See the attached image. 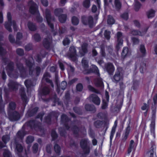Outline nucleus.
Returning <instances> with one entry per match:
<instances>
[{
  "mask_svg": "<svg viewBox=\"0 0 157 157\" xmlns=\"http://www.w3.org/2000/svg\"><path fill=\"white\" fill-rule=\"evenodd\" d=\"M88 139H82L80 142V147L82 150L84 154L86 155H89L90 151V147L88 145Z\"/></svg>",
  "mask_w": 157,
  "mask_h": 157,
  "instance_id": "nucleus-1",
  "label": "nucleus"
},
{
  "mask_svg": "<svg viewBox=\"0 0 157 157\" xmlns=\"http://www.w3.org/2000/svg\"><path fill=\"white\" fill-rule=\"evenodd\" d=\"M123 75L122 69L117 68L112 78L113 81L116 83L122 81L123 79Z\"/></svg>",
  "mask_w": 157,
  "mask_h": 157,
  "instance_id": "nucleus-2",
  "label": "nucleus"
},
{
  "mask_svg": "<svg viewBox=\"0 0 157 157\" xmlns=\"http://www.w3.org/2000/svg\"><path fill=\"white\" fill-rule=\"evenodd\" d=\"M28 4L29 6V11L31 14L34 15L37 13H39L38 6L33 0H30L28 2Z\"/></svg>",
  "mask_w": 157,
  "mask_h": 157,
  "instance_id": "nucleus-3",
  "label": "nucleus"
},
{
  "mask_svg": "<svg viewBox=\"0 0 157 157\" xmlns=\"http://www.w3.org/2000/svg\"><path fill=\"white\" fill-rule=\"evenodd\" d=\"M16 66L20 72L21 77L25 78L28 77V73L26 69L24 67L23 63H16Z\"/></svg>",
  "mask_w": 157,
  "mask_h": 157,
  "instance_id": "nucleus-4",
  "label": "nucleus"
},
{
  "mask_svg": "<svg viewBox=\"0 0 157 157\" xmlns=\"http://www.w3.org/2000/svg\"><path fill=\"white\" fill-rule=\"evenodd\" d=\"M81 21L85 25H88L90 28H92L94 26V19L91 16L87 17L83 15L81 17Z\"/></svg>",
  "mask_w": 157,
  "mask_h": 157,
  "instance_id": "nucleus-5",
  "label": "nucleus"
},
{
  "mask_svg": "<svg viewBox=\"0 0 157 157\" xmlns=\"http://www.w3.org/2000/svg\"><path fill=\"white\" fill-rule=\"evenodd\" d=\"M45 18L49 26L50 27L52 30V32L54 31V25L53 24L51 23L52 19V17L50 10L48 9L45 10Z\"/></svg>",
  "mask_w": 157,
  "mask_h": 157,
  "instance_id": "nucleus-6",
  "label": "nucleus"
},
{
  "mask_svg": "<svg viewBox=\"0 0 157 157\" xmlns=\"http://www.w3.org/2000/svg\"><path fill=\"white\" fill-rule=\"evenodd\" d=\"M26 124L31 129L39 128L40 127V123L35 119L29 120Z\"/></svg>",
  "mask_w": 157,
  "mask_h": 157,
  "instance_id": "nucleus-7",
  "label": "nucleus"
},
{
  "mask_svg": "<svg viewBox=\"0 0 157 157\" xmlns=\"http://www.w3.org/2000/svg\"><path fill=\"white\" fill-rule=\"evenodd\" d=\"M61 121L63 126L67 130H69L70 128L68 122L71 121V119L68 117L67 115L63 114L61 116Z\"/></svg>",
  "mask_w": 157,
  "mask_h": 157,
  "instance_id": "nucleus-8",
  "label": "nucleus"
},
{
  "mask_svg": "<svg viewBox=\"0 0 157 157\" xmlns=\"http://www.w3.org/2000/svg\"><path fill=\"white\" fill-rule=\"evenodd\" d=\"M8 115L10 120L12 121H18L21 117L20 113L16 111L13 112L9 111L8 113Z\"/></svg>",
  "mask_w": 157,
  "mask_h": 157,
  "instance_id": "nucleus-9",
  "label": "nucleus"
},
{
  "mask_svg": "<svg viewBox=\"0 0 157 157\" xmlns=\"http://www.w3.org/2000/svg\"><path fill=\"white\" fill-rule=\"evenodd\" d=\"M153 100L154 102V105L152 104L151 107L152 110V119L155 120L157 105V94H156L153 96Z\"/></svg>",
  "mask_w": 157,
  "mask_h": 157,
  "instance_id": "nucleus-10",
  "label": "nucleus"
},
{
  "mask_svg": "<svg viewBox=\"0 0 157 157\" xmlns=\"http://www.w3.org/2000/svg\"><path fill=\"white\" fill-rule=\"evenodd\" d=\"M70 52L69 57L71 60L74 62H75L77 60L76 50L74 46H71L69 48Z\"/></svg>",
  "mask_w": 157,
  "mask_h": 157,
  "instance_id": "nucleus-11",
  "label": "nucleus"
},
{
  "mask_svg": "<svg viewBox=\"0 0 157 157\" xmlns=\"http://www.w3.org/2000/svg\"><path fill=\"white\" fill-rule=\"evenodd\" d=\"M19 83L13 80H10L7 84V86L9 90L12 91H16L18 90Z\"/></svg>",
  "mask_w": 157,
  "mask_h": 157,
  "instance_id": "nucleus-12",
  "label": "nucleus"
},
{
  "mask_svg": "<svg viewBox=\"0 0 157 157\" xmlns=\"http://www.w3.org/2000/svg\"><path fill=\"white\" fill-rule=\"evenodd\" d=\"M105 69L108 74L112 75L115 70V67L113 64L110 62H108L105 65Z\"/></svg>",
  "mask_w": 157,
  "mask_h": 157,
  "instance_id": "nucleus-13",
  "label": "nucleus"
},
{
  "mask_svg": "<svg viewBox=\"0 0 157 157\" xmlns=\"http://www.w3.org/2000/svg\"><path fill=\"white\" fill-rule=\"evenodd\" d=\"M57 117V113L55 111H52L49 113L48 115L44 117L45 122L47 124H50L52 123V117Z\"/></svg>",
  "mask_w": 157,
  "mask_h": 157,
  "instance_id": "nucleus-14",
  "label": "nucleus"
},
{
  "mask_svg": "<svg viewBox=\"0 0 157 157\" xmlns=\"http://www.w3.org/2000/svg\"><path fill=\"white\" fill-rule=\"evenodd\" d=\"M89 98L95 105H100L101 102L100 99L97 94H90L89 97Z\"/></svg>",
  "mask_w": 157,
  "mask_h": 157,
  "instance_id": "nucleus-15",
  "label": "nucleus"
},
{
  "mask_svg": "<svg viewBox=\"0 0 157 157\" xmlns=\"http://www.w3.org/2000/svg\"><path fill=\"white\" fill-rule=\"evenodd\" d=\"M39 108L38 107H35L33 108H30L27 111L26 116L30 117L34 116L38 111Z\"/></svg>",
  "mask_w": 157,
  "mask_h": 157,
  "instance_id": "nucleus-16",
  "label": "nucleus"
},
{
  "mask_svg": "<svg viewBox=\"0 0 157 157\" xmlns=\"http://www.w3.org/2000/svg\"><path fill=\"white\" fill-rule=\"evenodd\" d=\"M25 65L29 69V74L30 75L33 76L34 75V70L32 69L33 66L34 65V63H33L30 60L28 59H25Z\"/></svg>",
  "mask_w": 157,
  "mask_h": 157,
  "instance_id": "nucleus-17",
  "label": "nucleus"
},
{
  "mask_svg": "<svg viewBox=\"0 0 157 157\" xmlns=\"http://www.w3.org/2000/svg\"><path fill=\"white\" fill-rule=\"evenodd\" d=\"M19 92L21 99L23 101V104L24 105L25 107L27 104L28 101L24 89V88L20 89L19 90Z\"/></svg>",
  "mask_w": 157,
  "mask_h": 157,
  "instance_id": "nucleus-18",
  "label": "nucleus"
},
{
  "mask_svg": "<svg viewBox=\"0 0 157 157\" xmlns=\"http://www.w3.org/2000/svg\"><path fill=\"white\" fill-rule=\"evenodd\" d=\"M131 50L127 47H124L122 50L121 56L122 59H124L131 54Z\"/></svg>",
  "mask_w": 157,
  "mask_h": 157,
  "instance_id": "nucleus-19",
  "label": "nucleus"
},
{
  "mask_svg": "<svg viewBox=\"0 0 157 157\" xmlns=\"http://www.w3.org/2000/svg\"><path fill=\"white\" fill-rule=\"evenodd\" d=\"M22 130L18 131L16 134L17 138L20 140H22L26 134V132L25 130L24 125L22 127Z\"/></svg>",
  "mask_w": 157,
  "mask_h": 157,
  "instance_id": "nucleus-20",
  "label": "nucleus"
},
{
  "mask_svg": "<svg viewBox=\"0 0 157 157\" xmlns=\"http://www.w3.org/2000/svg\"><path fill=\"white\" fill-rule=\"evenodd\" d=\"M91 73H93L98 76H100V74L99 70L98 67L95 65H92V67L90 69L87 70V74H89Z\"/></svg>",
  "mask_w": 157,
  "mask_h": 157,
  "instance_id": "nucleus-21",
  "label": "nucleus"
},
{
  "mask_svg": "<svg viewBox=\"0 0 157 157\" xmlns=\"http://www.w3.org/2000/svg\"><path fill=\"white\" fill-rule=\"evenodd\" d=\"M52 41H50V39L49 37L44 38L43 41V44L44 47L47 49L50 48L51 44Z\"/></svg>",
  "mask_w": 157,
  "mask_h": 157,
  "instance_id": "nucleus-22",
  "label": "nucleus"
},
{
  "mask_svg": "<svg viewBox=\"0 0 157 157\" xmlns=\"http://www.w3.org/2000/svg\"><path fill=\"white\" fill-rule=\"evenodd\" d=\"M71 129L74 136L76 138L78 137L79 136V132L80 131L79 127L77 125H74L71 127Z\"/></svg>",
  "mask_w": 157,
  "mask_h": 157,
  "instance_id": "nucleus-23",
  "label": "nucleus"
},
{
  "mask_svg": "<svg viewBox=\"0 0 157 157\" xmlns=\"http://www.w3.org/2000/svg\"><path fill=\"white\" fill-rule=\"evenodd\" d=\"M51 75L48 72H45L43 76V78L45 79V81L47 83H49L50 84L51 86L52 87L54 86V84L52 80L49 79L48 77H50Z\"/></svg>",
  "mask_w": 157,
  "mask_h": 157,
  "instance_id": "nucleus-24",
  "label": "nucleus"
},
{
  "mask_svg": "<svg viewBox=\"0 0 157 157\" xmlns=\"http://www.w3.org/2000/svg\"><path fill=\"white\" fill-rule=\"evenodd\" d=\"M88 44L86 43L83 44L81 46V49L79 50V52L81 56H84L88 52Z\"/></svg>",
  "mask_w": 157,
  "mask_h": 157,
  "instance_id": "nucleus-25",
  "label": "nucleus"
},
{
  "mask_svg": "<svg viewBox=\"0 0 157 157\" xmlns=\"http://www.w3.org/2000/svg\"><path fill=\"white\" fill-rule=\"evenodd\" d=\"M85 109L86 111L91 112L93 113L96 111L95 106L93 105L90 104H86L85 105Z\"/></svg>",
  "mask_w": 157,
  "mask_h": 157,
  "instance_id": "nucleus-26",
  "label": "nucleus"
},
{
  "mask_svg": "<svg viewBox=\"0 0 157 157\" xmlns=\"http://www.w3.org/2000/svg\"><path fill=\"white\" fill-rule=\"evenodd\" d=\"M46 54L47 52H45L43 54H42L41 52H40L36 55L35 59L37 62L40 63L42 61V59L45 57Z\"/></svg>",
  "mask_w": 157,
  "mask_h": 157,
  "instance_id": "nucleus-27",
  "label": "nucleus"
},
{
  "mask_svg": "<svg viewBox=\"0 0 157 157\" xmlns=\"http://www.w3.org/2000/svg\"><path fill=\"white\" fill-rule=\"evenodd\" d=\"M130 131V125L128 124L125 129V132L124 133L122 136V140L123 141H125L127 139Z\"/></svg>",
  "mask_w": 157,
  "mask_h": 157,
  "instance_id": "nucleus-28",
  "label": "nucleus"
},
{
  "mask_svg": "<svg viewBox=\"0 0 157 157\" xmlns=\"http://www.w3.org/2000/svg\"><path fill=\"white\" fill-rule=\"evenodd\" d=\"M50 93L49 88L46 86L44 87L40 92V94L41 96H46L48 95Z\"/></svg>",
  "mask_w": 157,
  "mask_h": 157,
  "instance_id": "nucleus-29",
  "label": "nucleus"
},
{
  "mask_svg": "<svg viewBox=\"0 0 157 157\" xmlns=\"http://www.w3.org/2000/svg\"><path fill=\"white\" fill-rule=\"evenodd\" d=\"M95 86L97 87H101L104 86L102 79L101 78H96L94 80Z\"/></svg>",
  "mask_w": 157,
  "mask_h": 157,
  "instance_id": "nucleus-30",
  "label": "nucleus"
},
{
  "mask_svg": "<svg viewBox=\"0 0 157 157\" xmlns=\"http://www.w3.org/2000/svg\"><path fill=\"white\" fill-rule=\"evenodd\" d=\"M140 82L137 80H134L133 81L131 89L134 90L136 91L138 90L140 85Z\"/></svg>",
  "mask_w": 157,
  "mask_h": 157,
  "instance_id": "nucleus-31",
  "label": "nucleus"
},
{
  "mask_svg": "<svg viewBox=\"0 0 157 157\" xmlns=\"http://www.w3.org/2000/svg\"><path fill=\"white\" fill-rule=\"evenodd\" d=\"M14 63L13 61H10L7 65L6 67V70L10 73L13 72L14 70Z\"/></svg>",
  "mask_w": 157,
  "mask_h": 157,
  "instance_id": "nucleus-32",
  "label": "nucleus"
},
{
  "mask_svg": "<svg viewBox=\"0 0 157 157\" xmlns=\"http://www.w3.org/2000/svg\"><path fill=\"white\" fill-rule=\"evenodd\" d=\"M50 99L53 101V103H54L53 105V106L56 105V104L58 103V105H60V102L59 101V99L58 98L56 94H54L52 97L50 98Z\"/></svg>",
  "mask_w": 157,
  "mask_h": 157,
  "instance_id": "nucleus-33",
  "label": "nucleus"
},
{
  "mask_svg": "<svg viewBox=\"0 0 157 157\" xmlns=\"http://www.w3.org/2000/svg\"><path fill=\"white\" fill-rule=\"evenodd\" d=\"M24 84L27 89L34 86L33 81L30 79L26 80L24 82Z\"/></svg>",
  "mask_w": 157,
  "mask_h": 157,
  "instance_id": "nucleus-34",
  "label": "nucleus"
},
{
  "mask_svg": "<svg viewBox=\"0 0 157 157\" xmlns=\"http://www.w3.org/2000/svg\"><path fill=\"white\" fill-rule=\"evenodd\" d=\"M27 25L29 30L31 31H34L37 29V27L36 25L32 22H28Z\"/></svg>",
  "mask_w": 157,
  "mask_h": 157,
  "instance_id": "nucleus-35",
  "label": "nucleus"
},
{
  "mask_svg": "<svg viewBox=\"0 0 157 157\" xmlns=\"http://www.w3.org/2000/svg\"><path fill=\"white\" fill-rule=\"evenodd\" d=\"M104 122L106 121L97 120L94 122V125L96 128H99L101 127L103 124H104Z\"/></svg>",
  "mask_w": 157,
  "mask_h": 157,
  "instance_id": "nucleus-36",
  "label": "nucleus"
},
{
  "mask_svg": "<svg viewBox=\"0 0 157 157\" xmlns=\"http://www.w3.org/2000/svg\"><path fill=\"white\" fill-rule=\"evenodd\" d=\"M114 4L116 10L119 11L122 7V3L120 0H114Z\"/></svg>",
  "mask_w": 157,
  "mask_h": 157,
  "instance_id": "nucleus-37",
  "label": "nucleus"
},
{
  "mask_svg": "<svg viewBox=\"0 0 157 157\" xmlns=\"http://www.w3.org/2000/svg\"><path fill=\"white\" fill-rule=\"evenodd\" d=\"M23 37V34L21 33L20 32H17L16 35L15 44L20 45L21 44L20 40Z\"/></svg>",
  "mask_w": 157,
  "mask_h": 157,
  "instance_id": "nucleus-38",
  "label": "nucleus"
},
{
  "mask_svg": "<svg viewBox=\"0 0 157 157\" xmlns=\"http://www.w3.org/2000/svg\"><path fill=\"white\" fill-rule=\"evenodd\" d=\"M155 145L154 144H152L150 150L149 151V153L150 154L149 157H153L154 153H155V157H157L155 153Z\"/></svg>",
  "mask_w": 157,
  "mask_h": 157,
  "instance_id": "nucleus-39",
  "label": "nucleus"
},
{
  "mask_svg": "<svg viewBox=\"0 0 157 157\" xmlns=\"http://www.w3.org/2000/svg\"><path fill=\"white\" fill-rule=\"evenodd\" d=\"M16 145V150L18 153H21L23 150V147L21 144L18 143L17 142H15Z\"/></svg>",
  "mask_w": 157,
  "mask_h": 157,
  "instance_id": "nucleus-40",
  "label": "nucleus"
},
{
  "mask_svg": "<svg viewBox=\"0 0 157 157\" xmlns=\"http://www.w3.org/2000/svg\"><path fill=\"white\" fill-rule=\"evenodd\" d=\"M12 24V22H9V21L5 22L4 26L6 29L10 32H11L12 30L11 27Z\"/></svg>",
  "mask_w": 157,
  "mask_h": 157,
  "instance_id": "nucleus-41",
  "label": "nucleus"
},
{
  "mask_svg": "<svg viewBox=\"0 0 157 157\" xmlns=\"http://www.w3.org/2000/svg\"><path fill=\"white\" fill-rule=\"evenodd\" d=\"M54 149L55 152L58 155H59L61 152V148L60 146L55 143L54 146Z\"/></svg>",
  "mask_w": 157,
  "mask_h": 157,
  "instance_id": "nucleus-42",
  "label": "nucleus"
},
{
  "mask_svg": "<svg viewBox=\"0 0 157 157\" xmlns=\"http://www.w3.org/2000/svg\"><path fill=\"white\" fill-rule=\"evenodd\" d=\"M58 17L59 22L61 23H63L66 21L67 16L66 14H62Z\"/></svg>",
  "mask_w": 157,
  "mask_h": 157,
  "instance_id": "nucleus-43",
  "label": "nucleus"
},
{
  "mask_svg": "<svg viewBox=\"0 0 157 157\" xmlns=\"http://www.w3.org/2000/svg\"><path fill=\"white\" fill-rule=\"evenodd\" d=\"M5 105L3 103V100L2 97V93L0 94V113L4 111Z\"/></svg>",
  "mask_w": 157,
  "mask_h": 157,
  "instance_id": "nucleus-44",
  "label": "nucleus"
},
{
  "mask_svg": "<svg viewBox=\"0 0 157 157\" xmlns=\"http://www.w3.org/2000/svg\"><path fill=\"white\" fill-rule=\"evenodd\" d=\"M140 50L142 54L141 57H143L145 56L146 55V50L144 46L141 44L140 46Z\"/></svg>",
  "mask_w": 157,
  "mask_h": 157,
  "instance_id": "nucleus-45",
  "label": "nucleus"
},
{
  "mask_svg": "<svg viewBox=\"0 0 157 157\" xmlns=\"http://www.w3.org/2000/svg\"><path fill=\"white\" fill-rule=\"evenodd\" d=\"M51 136L52 141H54L57 139L58 136L55 130L53 129L51 131Z\"/></svg>",
  "mask_w": 157,
  "mask_h": 157,
  "instance_id": "nucleus-46",
  "label": "nucleus"
},
{
  "mask_svg": "<svg viewBox=\"0 0 157 157\" xmlns=\"http://www.w3.org/2000/svg\"><path fill=\"white\" fill-rule=\"evenodd\" d=\"M63 12L62 9L58 8L55 9L54 10V13L55 15L58 17L61 15V13Z\"/></svg>",
  "mask_w": 157,
  "mask_h": 157,
  "instance_id": "nucleus-47",
  "label": "nucleus"
},
{
  "mask_svg": "<svg viewBox=\"0 0 157 157\" xmlns=\"http://www.w3.org/2000/svg\"><path fill=\"white\" fill-rule=\"evenodd\" d=\"M91 0H84L82 3L83 7L85 8H89L91 5L90 1Z\"/></svg>",
  "mask_w": 157,
  "mask_h": 157,
  "instance_id": "nucleus-48",
  "label": "nucleus"
},
{
  "mask_svg": "<svg viewBox=\"0 0 157 157\" xmlns=\"http://www.w3.org/2000/svg\"><path fill=\"white\" fill-rule=\"evenodd\" d=\"M155 10L151 9L147 12V14L148 18H151L153 17L155 15Z\"/></svg>",
  "mask_w": 157,
  "mask_h": 157,
  "instance_id": "nucleus-49",
  "label": "nucleus"
},
{
  "mask_svg": "<svg viewBox=\"0 0 157 157\" xmlns=\"http://www.w3.org/2000/svg\"><path fill=\"white\" fill-rule=\"evenodd\" d=\"M82 64L83 68L87 71L89 67L88 62L86 59H82Z\"/></svg>",
  "mask_w": 157,
  "mask_h": 157,
  "instance_id": "nucleus-50",
  "label": "nucleus"
},
{
  "mask_svg": "<svg viewBox=\"0 0 157 157\" xmlns=\"http://www.w3.org/2000/svg\"><path fill=\"white\" fill-rule=\"evenodd\" d=\"M146 70V64L144 62H142L140 63V71L141 73H144V70Z\"/></svg>",
  "mask_w": 157,
  "mask_h": 157,
  "instance_id": "nucleus-51",
  "label": "nucleus"
},
{
  "mask_svg": "<svg viewBox=\"0 0 157 157\" xmlns=\"http://www.w3.org/2000/svg\"><path fill=\"white\" fill-rule=\"evenodd\" d=\"M109 101H105V99L102 100L101 108L102 109H105L107 108Z\"/></svg>",
  "mask_w": 157,
  "mask_h": 157,
  "instance_id": "nucleus-52",
  "label": "nucleus"
},
{
  "mask_svg": "<svg viewBox=\"0 0 157 157\" xmlns=\"http://www.w3.org/2000/svg\"><path fill=\"white\" fill-rule=\"evenodd\" d=\"M33 38L34 40L36 42H39L41 40V37L39 34L36 33L33 36Z\"/></svg>",
  "mask_w": 157,
  "mask_h": 157,
  "instance_id": "nucleus-53",
  "label": "nucleus"
},
{
  "mask_svg": "<svg viewBox=\"0 0 157 157\" xmlns=\"http://www.w3.org/2000/svg\"><path fill=\"white\" fill-rule=\"evenodd\" d=\"M115 22V20L113 17L110 15H109L107 21L108 24L109 25H113L114 23Z\"/></svg>",
  "mask_w": 157,
  "mask_h": 157,
  "instance_id": "nucleus-54",
  "label": "nucleus"
},
{
  "mask_svg": "<svg viewBox=\"0 0 157 157\" xmlns=\"http://www.w3.org/2000/svg\"><path fill=\"white\" fill-rule=\"evenodd\" d=\"M71 22L72 24L74 25H77L79 23L78 19L76 17L73 16L71 18Z\"/></svg>",
  "mask_w": 157,
  "mask_h": 157,
  "instance_id": "nucleus-55",
  "label": "nucleus"
},
{
  "mask_svg": "<svg viewBox=\"0 0 157 157\" xmlns=\"http://www.w3.org/2000/svg\"><path fill=\"white\" fill-rule=\"evenodd\" d=\"M73 110L75 113L78 115H82V110L79 107L76 106L73 107Z\"/></svg>",
  "mask_w": 157,
  "mask_h": 157,
  "instance_id": "nucleus-56",
  "label": "nucleus"
},
{
  "mask_svg": "<svg viewBox=\"0 0 157 157\" xmlns=\"http://www.w3.org/2000/svg\"><path fill=\"white\" fill-rule=\"evenodd\" d=\"M10 137L9 135H5L2 137V140L3 143L6 144L10 140Z\"/></svg>",
  "mask_w": 157,
  "mask_h": 157,
  "instance_id": "nucleus-57",
  "label": "nucleus"
},
{
  "mask_svg": "<svg viewBox=\"0 0 157 157\" xmlns=\"http://www.w3.org/2000/svg\"><path fill=\"white\" fill-rule=\"evenodd\" d=\"M16 104L14 101H11L9 103V107L10 110H14L16 108Z\"/></svg>",
  "mask_w": 157,
  "mask_h": 157,
  "instance_id": "nucleus-58",
  "label": "nucleus"
},
{
  "mask_svg": "<svg viewBox=\"0 0 157 157\" xmlns=\"http://www.w3.org/2000/svg\"><path fill=\"white\" fill-rule=\"evenodd\" d=\"M141 3L138 1L135 2L134 5V10L136 11H138L139 10L141 6Z\"/></svg>",
  "mask_w": 157,
  "mask_h": 157,
  "instance_id": "nucleus-59",
  "label": "nucleus"
},
{
  "mask_svg": "<svg viewBox=\"0 0 157 157\" xmlns=\"http://www.w3.org/2000/svg\"><path fill=\"white\" fill-rule=\"evenodd\" d=\"M7 74L9 76L15 78H17L18 77V73L17 72L13 73V72L10 73L9 71H7Z\"/></svg>",
  "mask_w": 157,
  "mask_h": 157,
  "instance_id": "nucleus-60",
  "label": "nucleus"
},
{
  "mask_svg": "<svg viewBox=\"0 0 157 157\" xmlns=\"http://www.w3.org/2000/svg\"><path fill=\"white\" fill-rule=\"evenodd\" d=\"M123 105V101H121L119 105H117L114 108V110L117 112H119Z\"/></svg>",
  "mask_w": 157,
  "mask_h": 157,
  "instance_id": "nucleus-61",
  "label": "nucleus"
},
{
  "mask_svg": "<svg viewBox=\"0 0 157 157\" xmlns=\"http://www.w3.org/2000/svg\"><path fill=\"white\" fill-rule=\"evenodd\" d=\"M34 140V138L31 136H29L27 137L26 140L27 144H29L32 143Z\"/></svg>",
  "mask_w": 157,
  "mask_h": 157,
  "instance_id": "nucleus-62",
  "label": "nucleus"
},
{
  "mask_svg": "<svg viewBox=\"0 0 157 157\" xmlns=\"http://www.w3.org/2000/svg\"><path fill=\"white\" fill-rule=\"evenodd\" d=\"M3 156L4 157H12L10 151L9 150L6 149L4 150Z\"/></svg>",
  "mask_w": 157,
  "mask_h": 157,
  "instance_id": "nucleus-63",
  "label": "nucleus"
},
{
  "mask_svg": "<svg viewBox=\"0 0 157 157\" xmlns=\"http://www.w3.org/2000/svg\"><path fill=\"white\" fill-rule=\"evenodd\" d=\"M16 52L17 54L20 56H22L24 54V50L21 48H17L16 49Z\"/></svg>",
  "mask_w": 157,
  "mask_h": 157,
  "instance_id": "nucleus-64",
  "label": "nucleus"
}]
</instances>
